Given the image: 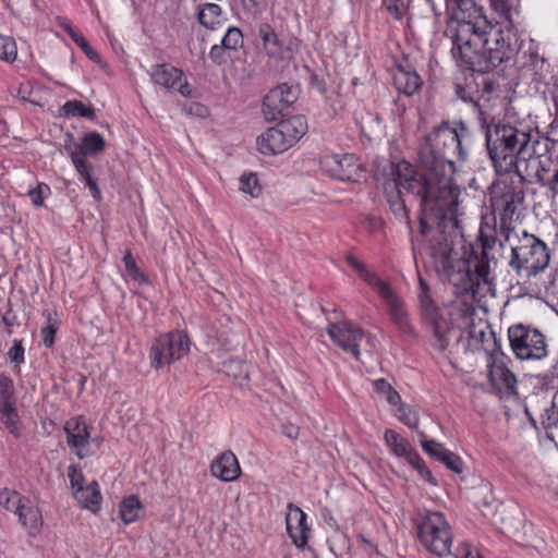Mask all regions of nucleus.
Wrapping results in <instances>:
<instances>
[{"label": "nucleus", "instance_id": "nucleus-1", "mask_svg": "<svg viewBox=\"0 0 558 558\" xmlns=\"http://www.w3.org/2000/svg\"><path fill=\"white\" fill-rule=\"evenodd\" d=\"M453 175L439 171L418 172L410 162L400 160L390 163L383 190L391 213L410 231L412 223L401 189L420 198L423 209V216L420 217L421 233L425 234L428 230L427 219L432 221L435 231L430 255L436 270L456 286L468 289L472 286L468 263L456 248L457 239L462 235V213L459 207L460 189L453 182Z\"/></svg>", "mask_w": 558, "mask_h": 558}, {"label": "nucleus", "instance_id": "nucleus-2", "mask_svg": "<svg viewBox=\"0 0 558 558\" xmlns=\"http://www.w3.org/2000/svg\"><path fill=\"white\" fill-rule=\"evenodd\" d=\"M472 20H457L447 28L458 64L474 72L488 73L512 59L517 34L510 21L508 0H471Z\"/></svg>", "mask_w": 558, "mask_h": 558}, {"label": "nucleus", "instance_id": "nucleus-3", "mask_svg": "<svg viewBox=\"0 0 558 558\" xmlns=\"http://www.w3.org/2000/svg\"><path fill=\"white\" fill-rule=\"evenodd\" d=\"M469 133L461 121H442L434 128L420 147L418 160L423 171L454 174L456 161H465L468 157L465 140Z\"/></svg>", "mask_w": 558, "mask_h": 558}, {"label": "nucleus", "instance_id": "nucleus-4", "mask_svg": "<svg viewBox=\"0 0 558 558\" xmlns=\"http://www.w3.org/2000/svg\"><path fill=\"white\" fill-rule=\"evenodd\" d=\"M482 126L485 131L486 149L497 174L509 172L512 160H515V156L531 141V133L495 119L484 121Z\"/></svg>", "mask_w": 558, "mask_h": 558}, {"label": "nucleus", "instance_id": "nucleus-5", "mask_svg": "<svg viewBox=\"0 0 558 558\" xmlns=\"http://www.w3.org/2000/svg\"><path fill=\"white\" fill-rule=\"evenodd\" d=\"M418 301L423 326L429 333L430 345L449 359L459 353L463 331L453 327L444 316L430 296L428 284L422 278L418 279Z\"/></svg>", "mask_w": 558, "mask_h": 558}, {"label": "nucleus", "instance_id": "nucleus-6", "mask_svg": "<svg viewBox=\"0 0 558 558\" xmlns=\"http://www.w3.org/2000/svg\"><path fill=\"white\" fill-rule=\"evenodd\" d=\"M345 260L357 272L360 278L373 288L384 300L390 318L397 329L404 336L415 337V328L411 323L404 302L390 283L368 269L366 264L359 260L354 255H348Z\"/></svg>", "mask_w": 558, "mask_h": 558}, {"label": "nucleus", "instance_id": "nucleus-7", "mask_svg": "<svg viewBox=\"0 0 558 558\" xmlns=\"http://www.w3.org/2000/svg\"><path fill=\"white\" fill-rule=\"evenodd\" d=\"M550 255L545 242L534 234L523 231L517 235L515 243L511 244L509 267L523 278L536 277L543 272L549 264Z\"/></svg>", "mask_w": 558, "mask_h": 558}, {"label": "nucleus", "instance_id": "nucleus-8", "mask_svg": "<svg viewBox=\"0 0 558 558\" xmlns=\"http://www.w3.org/2000/svg\"><path fill=\"white\" fill-rule=\"evenodd\" d=\"M414 525L422 546L429 553L445 557L451 554L453 534L449 522L439 511H418Z\"/></svg>", "mask_w": 558, "mask_h": 558}, {"label": "nucleus", "instance_id": "nucleus-9", "mask_svg": "<svg viewBox=\"0 0 558 558\" xmlns=\"http://www.w3.org/2000/svg\"><path fill=\"white\" fill-rule=\"evenodd\" d=\"M501 178L490 195V204L495 215L500 218V229L506 232V241H510L511 222L523 208L525 194L523 185L511 177Z\"/></svg>", "mask_w": 558, "mask_h": 558}, {"label": "nucleus", "instance_id": "nucleus-10", "mask_svg": "<svg viewBox=\"0 0 558 558\" xmlns=\"http://www.w3.org/2000/svg\"><path fill=\"white\" fill-rule=\"evenodd\" d=\"M508 339L512 352L521 361H539L548 355L546 337L535 327L512 325L508 328Z\"/></svg>", "mask_w": 558, "mask_h": 558}, {"label": "nucleus", "instance_id": "nucleus-11", "mask_svg": "<svg viewBox=\"0 0 558 558\" xmlns=\"http://www.w3.org/2000/svg\"><path fill=\"white\" fill-rule=\"evenodd\" d=\"M548 138H531L527 145L515 156L509 172L501 175L512 177L514 181L524 185V183H537V173H539V155L547 153Z\"/></svg>", "mask_w": 558, "mask_h": 558}, {"label": "nucleus", "instance_id": "nucleus-12", "mask_svg": "<svg viewBox=\"0 0 558 558\" xmlns=\"http://www.w3.org/2000/svg\"><path fill=\"white\" fill-rule=\"evenodd\" d=\"M190 351V339L180 330L160 335L149 349L150 366L160 369L182 359Z\"/></svg>", "mask_w": 558, "mask_h": 558}, {"label": "nucleus", "instance_id": "nucleus-13", "mask_svg": "<svg viewBox=\"0 0 558 558\" xmlns=\"http://www.w3.org/2000/svg\"><path fill=\"white\" fill-rule=\"evenodd\" d=\"M104 148V137L99 133L93 132L86 134L82 140V144L70 153L75 170L81 175L82 180L85 181L86 186L89 189L95 199L100 198V190L97 181L92 177V165L86 160V155L100 153Z\"/></svg>", "mask_w": 558, "mask_h": 558}, {"label": "nucleus", "instance_id": "nucleus-14", "mask_svg": "<svg viewBox=\"0 0 558 558\" xmlns=\"http://www.w3.org/2000/svg\"><path fill=\"white\" fill-rule=\"evenodd\" d=\"M493 338L494 348L488 352V377L492 386L505 396L517 395V377L514 373L508 367L510 359L501 352L499 344L493 331L488 332Z\"/></svg>", "mask_w": 558, "mask_h": 558}, {"label": "nucleus", "instance_id": "nucleus-15", "mask_svg": "<svg viewBox=\"0 0 558 558\" xmlns=\"http://www.w3.org/2000/svg\"><path fill=\"white\" fill-rule=\"evenodd\" d=\"M322 167L330 177L348 182H359L364 172L362 165L351 154L325 156Z\"/></svg>", "mask_w": 558, "mask_h": 558}, {"label": "nucleus", "instance_id": "nucleus-16", "mask_svg": "<svg viewBox=\"0 0 558 558\" xmlns=\"http://www.w3.org/2000/svg\"><path fill=\"white\" fill-rule=\"evenodd\" d=\"M329 337L343 351L351 353L355 360H361L360 342L366 337L365 331L349 320L329 324Z\"/></svg>", "mask_w": 558, "mask_h": 558}, {"label": "nucleus", "instance_id": "nucleus-17", "mask_svg": "<svg viewBox=\"0 0 558 558\" xmlns=\"http://www.w3.org/2000/svg\"><path fill=\"white\" fill-rule=\"evenodd\" d=\"M299 97V88L287 83L270 89L263 101V113L267 121L277 120Z\"/></svg>", "mask_w": 558, "mask_h": 558}, {"label": "nucleus", "instance_id": "nucleus-18", "mask_svg": "<svg viewBox=\"0 0 558 558\" xmlns=\"http://www.w3.org/2000/svg\"><path fill=\"white\" fill-rule=\"evenodd\" d=\"M307 515L301 508L293 504L288 505L286 515L287 532L298 548H304L307 544L310 526L306 523Z\"/></svg>", "mask_w": 558, "mask_h": 558}, {"label": "nucleus", "instance_id": "nucleus-19", "mask_svg": "<svg viewBox=\"0 0 558 558\" xmlns=\"http://www.w3.org/2000/svg\"><path fill=\"white\" fill-rule=\"evenodd\" d=\"M66 442L80 459L85 458L90 452L86 449L89 445V433L85 421L82 417H72L64 425Z\"/></svg>", "mask_w": 558, "mask_h": 558}, {"label": "nucleus", "instance_id": "nucleus-20", "mask_svg": "<svg viewBox=\"0 0 558 558\" xmlns=\"http://www.w3.org/2000/svg\"><path fill=\"white\" fill-rule=\"evenodd\" d=\"M456 248L459 252V254L461 255V257L468 263V270H469L470 279H471V282H472L471 288L463 289L462 287L456 286L442 272H440V274L453 287H456L459 292H466L468 294H469V292L473 293L474 281H473L472 275H471V264H473V268H474V271H475V274L477 276V279L482 280L484 282H487L488 281V276H489L488 253H487V251H486V248L484 246H481V252L480 253L473 251L474 259L473 260H466L464 258V255L461 253L462 245H461V241L459 240V238L457 239V246H456Z\"/></svg>", "mask_w": 558, "mask_h": 558}, {"label": "nucleus", "instance_id": "nucleus-21", "mask_svg": "<svg viewBox=\"0 0 558 558\" xmlns=\"http://www.w3.org/2000/svg\"><path fill=\"white\" fill-rule=\"evenodd\" d=\"M211 474L222 482L235 481L241 475V468L231 450L223 451L211 464Z\"/></svg>", "mask_w": 558, "mask_h": 558}, {"label": "nucleus", "instance_id": "nucleus-22", "mask_svg": "<svg viewBox=\"0 0 558 558\" xmlns=\"http://www.w3.org/2000/svg\"><path fill=\"white\" fill-rule=\"evenodd\" d=\"M274 128L282 137V141H284V144L289 149L306 133L307 122L303 116H293L280 121Z\"/></svg>", "mask_w": 558, "mask_h": 558}, {"label": "nucleus", "instance_id": "nucleus-23", "mask_svg": "<svg viewBox=\"0 0 558 558\" xmlns=\"http://www.w3.org/2000/svg\"><path fill=\"white\" fill-rule=\"evenodd\" d=\"M392 84L399 93L412 96L421 88L422 80L411 68L398 65L392 71Z\"/></svg>", "mask_w": 558, "mask_h": 558}, {"label": "nucleus", "instance_id": "nucleus-24", "mask_svg": "<svg viewBox=\"0 0 558 558\" xmlns=\"http://www.w3.org/2000/svg\"><path fill=\"white\" fill-rule=\"evenodd\" d=\"M148 74L154 84L165 89L177 87L178 82L183 78V71L169 63L151 65Z\"/></svg>", "mask_w": 558, "mask_h": 558}, {"label": "nucleus", "instance_id": "nucleus-25", "mask_svg": "<svg viewBox=\"0 0 558 558\" xmlns=\"http://www.w3.org/2000/svg\"><path fill=\"white\" fill-rule=\"evenodd\" d=\"M539 173L537 183L547 187L551 193L558 186V163L554 165L549 150L539 155Z\"/></svg>", "mask_w": 558, "mask_h": 558}, {"label": "nucleus", "instance_id": "nucleus-26", "mask_svg": "<svg viewBox=\"0 0 558 558\" xmlns=\"http://www.w3.org/2000/svg\"><path fill=\"white\" fill-rule=\"evenodd\" d=\"M16 514L19 515V520L22 525L26 527L29 533H36L39 531L43 524L41 512L28 498H24Z\"/></svg>", "mask_w": 558, "mask_h": 558}, {"label": "nucleus", "instance_id": "nucleus-27", "mask_svg": "<svg viewBox=\"0 0 558 558\" xmlns=\"http://www.w3.org/2000/svg\"><path fill=\"white\" fill-rule=\"evenodd\" d=\"M73 495L83 508L88 509L93 513H97L100 510L101 495L96 481H93L85 487H78L73 492Z\"/></svg>", "mask_w": 558, "mask_h": 558}, {"label": "nucleus", "instance_id": "nucleus-28", "mask_svg": "<svg viewBox=\"0 0 558 558\" xmlns=\"http://www.w3.org/2000/svg\"><path fill=\"white\" fill-rule=\"evenodd\" d=\"M257 147L264 155H276L288 150L284 141L274 126L257 137Z\"/></svg>", "mask_w": 558, "mask_h": 558}, {"label": "nucleus", "instance_id": "nucleus-29", "mask_svg": "<svg viewBox=\"0 0 558 558\" xmlns=\"http://www.w3.org/2000/svg\"><path fill=\"white\" fill-rule=\"evenodd\" d=\"M258 36L260 37L268 56L274 58L283 57V45L269 24L263 23L259 25Z\"/></svg>", "mask_w": 558, "mask_h": 558}, {"label": "nucleus", "instance_id": "nucleus-30", "mask_svg": "<svg viewBox=\"0 0 558 558\" xmlns=\"http://www.w3.org/2000/svg\"><path fill=\"white\" fill-rule=\"evenodd\" d=\"M197 17L201 25L208 29H216L227 21L220 5L216 3L201 5Z\"/></svg>", "mask_w": 558, "mask_h": 558}, {"label": "nucleus", "instance_id": "nucleus-31", "mask_svg": "<svg viewBox=\"0 0 558 558\" xmlns=\"http://www.w3.org/2000/svg\"><path fill=\"white\" fill-rule=\"evenodd\" d=\"M384 438L391 451L398 457L405 458L408 462L411 460V454H416L409 441L401 437L396 430L386 429Z\"/></svg>", "mask_w": 558, "mask_h": 558}, {"label": "nucleus", "instance_id": "nucleus-32", "mask_svg": "<svg viewBox=\"0 0 558 558\" xmlns=\"http://www.w3.org/2000/svg\"><path fill=\"white\" fill-rule=\"evenodd\" d=\"M119 512L125 524L137 521L142 513L140 499L134 495L129 496L121 502Z\"/></svg>", "mask_w": 558, "mask_h": 558}, {"label": "nucleus", "instance_id": "nucleus-33", "mask_svg": "<svg viewBox=\"0 0 558 558\" xmlns=\"http://www.w3.org/2000/svg\"><path fill=\"white\" fill-rule=\"evenodd\" d=\"M62 112L65 117H82L89 120L96 118L93 107H88L78 100H69L62 106Z\"/></svg>", "mask_w": 558, "mask_h": 558}, {"label": "nucleus", "instance_id": "nucleus-34", "mask_svg": "<svg viewBox=\"0 0 558 558\" xmlns=\"http://www.w3.org/2000/svg\"><path fill=\"white\" fill-rule=\"evenodd\" d=\"M375 391L384 397L389 404L397 405L401 402L398 391L384 378L374 381Z\"/></svg>", "mask_w": 558, "mask_h": 558}, {"label": "nucleus", "instance_id": "nucleus-35", "mask_svg": "<svg viewBox=\"0 0 558 558\" xmlns=\"http://www.w3.org/2000/svg\"><path fill=\"white\" fill-rule=\"evenodd\" d=\"M44 315L47 317V326L41 328L40 335L44 344L47 348H50L54 342V336L59 327V320L57 317H53L49 311L44 312Z\"/></svg>", "mask_w": 558, "mask_h": 558}, {"label": "nucleus", "instance_id": "nucleus-36", "mask_svg": "<svg viewBox=\"0 0 558 558\" xmlns=\"http://www.w3.org/2000/svg\"><path fill=\"white\" fill-rule=\"evenodd\" d=\"M25 497L21 496L15 490L4 488L0 492V505L9 511L17 512L20 505Z\"/></svg>", "mask_w": 558, "mask_h": 558}, {"label": "nucleus", "instance_id": "nucleus-37", "mask_svg": "<svg viewBox=\"0 0 558 558\" xmlns=\"http://www.w3.org/2000/svg\"><path fill=\"white\" fill-rule=\"evenodd\" d=\"M0 414L2 423L9 428L10 433L16 434L19 416L15 410V403H9V407L0 404Z\"/></svg>", "mask_w": 558, "mask_h": 558}, {"label": "nucleus", "instance_id": "nucleus-38", "mask_svg": "<svg viewBox=\"0 0 558 558\" xmlns=\"http://www.w3.org/2000/svg\"><path fill=\"white\" fill-rule=\"evenodd\" d=\"M240 190L252 197H258L262 194V186L257 175L255 173L243 174L240 178Z\"/></svg>", "mask_w": 558, "mask_h": 558}, {"label": "nucleus", "instance_id": "nucleus-39", "mask_svg": "<svg viewBox=\"0 0 558 558\" xmlns=\"http://www.w3.org/2000/svg\"><path fill=\"white\" fill-rule=\"evenodd\" d=\"M221 44L228 50H238L243 46V35L238 27H228L225 36L221 39Z\"/></svg>", "mask_w": 558, "mask_h": 558}, {"label": "nucleus", "instance_id": "nucleus-40", "mask_svg": "<svg viewBox=\"0 0 558 558\" xmlns=\"http://www.w3.org/2000/svg\"><path fill=\"white\" fill-rule=\"evenodd\" d=\"M14 386L11 378L0 375V404L9 407V403H15Z\"/></svg>", "mask_w": 558, "mask_h": 558}, {"label": "nucleus", "instance_id": "nucleus-41", "mask_svg": "<svg viewBox=\"0 0 558 558\" xmlns=\"http://www.w3.org/2000/svg\"><path fill=\"white\" fill-rule=\"evenodd\" d=\"M17 56L15 41L8 36L0 35V60L13 62Z\"/></svg>", "mask_w": 558, "mask_h": 558}, {"label": "nucleus", "instance_id": "nucleus-42", "mask_svg": "<svg viewBox=\"0 0 558 558\" xmlns=\"http://www.w3.org/2000/svg\"><path fill=\"white\" fill-rule=\"evenodd\" d=\"M244 14L256 19L258 17L268 5V0H241Z\"/></svg>", "mask_w": 558, "mask_h": 558}, {"label": "nucleus", "instance_id": "nucleus-43", "mask_svg": "<svg viewBox=\"0 0 558 558\" xmlns=\"http://www.w3.org/2000/svg\"><path fill=\"white\" fill-rule=\"evenodd\" d=\"M421 445L430 457L438 461H440L442 456H445V453L448 451V449L445 448L442 444L433 439H426L424 435H422Z\"/></svg>", "mask_w": 558, "mask_h": 558}, {"label": "nucleus", "instance_id": "nucleus-44", "mask_svg": "<svg viewBox=\"0 0 558 558\" xmlns=\"http://www.w3.org/2000/svg\"><path fill=\"white\" fill-rule=\"evenodd\" d=\"M399 420L410 428H416L418 425V416L415 410L405 404H400L398 409Z\"/></svg>", "mask_w": 558, "mask_h": 558}, {"label": "nucleus", "instance_id": "nucleus-45", "mask_svg": "<svg viewBox=\"0 0 558 558\" xmlns=\"http://www.w3.org/2000/svg\"><path fill=\"white\" fill-rule=\"evenodd\" d=\"M409 463L417 470L420 476L433 484V485H436V481L435 478L433 477L432 475V472L428 470V468L425 465L424 461L422 460V458L416 453V454H411V460L409 461Z\"/></svg>", "mask_w": 558, "mask_h": 558}, {"label": "nucleus", "instance_id": "nucleus-46", "mask_svg": "<svg viewBox=\"0 0 558 558\" xmlns=\"http://www.w3.org/2000/svg\"><path fill=\"white\" fill-rule=\"evenodd\" d=\"M49 194L50 187L46 183H39L34 190L28 192L31 202L36 207L43 206L45 197Z\"/></svg>", "mask_w": 558, "mask_h": 558}, {"label": "nucleus", "instance_id": "nucleus-47", "mask_svg": "<svg viewBox=\"0 0 558 558\" xmlns=\"http://www.w3.org/2000/svg\"><path fill=\"white\" fill-rule=\"evenodd\" d=\"M440 462H442L449 470L453 471L454 473L462 472V461L460 457L450 450H448L445 456H442Z\"/></svg>", "mask_w": 558, "mask_h": 558}, {"label": "nucleus", "instance_id": "nucleus-48", "mask_svg": "<svg viewBox=\"0 0 558 558\" xmlns=\"http://www.w3.org/2000/svg\"><path fill=\"white\" fill-rule=\"evenodd\" d=\"M225 372L233 376L234 378L240 377L244 375V377H247L246 372L244 369L245 365L241 361L236 360H229L228 362L223 363Z\"/></svg>", "mask_w": 558, "mask_h": 558}, {"label": "nucleus", "instance_id": "nucleus-49", "mask_svg": "<svg viewBox=\"0 0 558 558\" xmlns=\"http://www.w3.org/2000/svg\"><path fill=\"white\" fill-rule=\"evenodd\" d=\"M227 51L222 44L214 45L209 51V58L215 64L221 65L228 61Z\"/></svg>", "mask_w": 558, "mask_h": 558}, {"label": "nucleus", "instance_id": "nucleus-50", "mask_svg": "<svg viewBox=\"0 0 558 558\" xmlns=\"http://www.w3.org/2000/svg\"><path fill=\"white\" fill-rule=\"evenodd\" d=\"M68 477L70 480L71 486L73 490L75 492L78 487H85L84 486V475L75 465H70L68 468Z\"/></svg>", "mask_w": 558, "mask_h": 558}, {"label": "nucleus", "instance_id": "nucleus-51", "mask_svg": "<svg viewBox=\"0 0 558 558\" xmlns=\"http://www.w3.org/2000/svg\"><path fill=\"white\" fill-rule=\"evenodd\" d=\"M465 293V296L463 299V301L461 302V307H460V311H461V315L463 316V318L468 319V318H471L474 314H475V306L473 305V299H474V292H469V294L466 292Z\"/></svg>", "mask_w": 558, "mask_h": 558}, {"label": "nucleus", "instance_id": "nucleus-52", "mask_svg": "<svg viewBox=\"0 0 558 558\" xmlns=\"http://www.w3.org/2000/svg\"><path fill=\"white\" fill-rule=\"evenodd\" d=\"M183 110L189 116L204 118L208 114V108L201 102H191L183 107Z\"/></svg>", "mask_w": 558, "mask_h": 558}, {"label": "nucleus", "instance_id": "nucleus-53", "mask_svg": "<svg viewBox=\"0 0 558 558\" xmlns=\"http://www.w3.org/2000/svg\"><path fill=\"white\" fill-rule=\"evenodd\" d=\"M11 362L20 364L24 361V348L21 341L15 340L12 348L8 352Z\"/></svg>", "mask_w": 558, "mask_h": 558}, {"label": "nucleus", "instance_id": "nucleus-54", "mask_svg": "<svg viewBox=\"0 0 558 558\" xmlns=\"http://www.w3.org/2000/svg\"><path fill=\"white\" fill-rule=\"evenodd\" d=\"M387 9L389 13L392 14L396 19H401L403 2L402 0H389Z\"/></svg>", "mask_w": 558, "mask_h": 558}, {"label": "nucleus", "instance_id": "nucleus-55", "mask_svg": "<svg viewBox=\"0 0 558 558\" xmlns=\"http://www.w3.org/2000/svg\"><path fill=\"white\" fill-rule=\"evenodd\" d=\"M456 94L461 100H463L465 102H474L475 101L473 93L460 84L456 85Z\"/></svg>", "mask_w": 558, "mask_h": 558}, {"label": "nucleus", "instance_id": "nucleus-56", "mask_svg": "<svg viewBox=\"0 0 558 558\" xmlns=\"http://www.w3.org/2000/svg\"><path fill=\"white\" fill-rule=\"evenodd\" d=\"M83 52L94 62H99L100 57L96 50L92 48V46L88 44V41L85 39L83 43L77 45Z\"/></svg>", "mask_w": 558, "mask_h": 558}, {"label": "nucleus", "instance_id": "nucleus-57", "mask_svg": "<svg viewBox=\"0 0 558 558\" xmlns=\"http://www.w3.org/2000/svg\"><path fill=\"white\" fill-rule=\"evenodd\" d=\"M62 27L76 45L85 40L84 36L70 24H62Z\"/></svg>", "mask_w": 558, "mask_h": 558}, {"label": "nucleus", "instance_id": "nucleus-58", "mask_svg": "<svg viewBox=\"0 0 558 558\" xmlns=\"http://www.w3.org/2000/svg\"><path fill=\"white\" fill-rule=\"evenodd\" d=\"M179 93L183 97H192L193 95V88L187 83V81L183 77L180 82L177 84Z\"/></svg>", "mask_w": 558, "mask_h": 558}, {"label": "nucleus", "instance_id": "nucleus-59", "mask_svg": "<svg viewBox=\"0 0 558 558\" xmlns=\"http://www.w3.org/2000/svg\"><path fill=\"white\" fill-rule=\"evenodd\" d=\"M282 433L290 439H296L299 437V427L293 424H286L282 427Z\"/></svg>", "mask_w": 558, "mask_h": 558}, {"label": "nucleus", "instance_id": "nucleus-60", "mask_svg": "<svg viewBox=\"0 0 558 558\" xmlns=\"http://www.w3.org/2000/svg\"><path fill=\"white\" fill-rule=\"evenodd\" d=\"M123 263H124V266H125V271L131 270V269L137 267L131 251H126V253H125V255L123 257Z\"/></svg>", "mask_w": 558, "mask_h": 558}, {"label": "nucleus", "instance_id": "nucleus-61", "mask_svg": "<svg viewBox=\"0 0 558 558\" xmlns=\"http://www.w3.org/2000/svg\"><path fill=\"white\" fill-rule=\"evenodd\" d=\"M2 322L8 327L16 325V316L12 313L11 308L2 316Z\"/></svg>", "mask_w": 558, "mask_h": 558}, {"label": "nucleus", "instance_id": "nucleus-62", "mask_svg": "<svg viewBox=\"0 0 558 558\" xmlns=\"http://www.w3.org/2000/svg\"><path fill=\"white\" fill-rule=\"evenodd\" d=\"M128 276L131 277L133 280H137L140 282H145L146 278L144 274L138 269V267H135L131 270L126 271Z\"/></svg>", "mask_w": 558, "mask_h": 558}, {"label": "nucleus", "instance_id": "nucleus-63", "mask_svg": "<svg viewBox=\"0 0 558 558\" xmlns=\"http://www.w3.org/2000/svg\"><path fill=\"white\" fill-rule=\"evenodd\" d=\"M484 84V89L487 92V93H490L493 89H494V83L492 81H484L483 82Z\"/></svg>", "mask_w": 558, "mask_h": 558}, {"label": "nucleus", "instance_id": "nucleus-64", "mask_svg": "<svg viewBox=\"0 0 558 558\" xmlns=\"http://www.w3.org/2000/svg\"><path fill=\"white\" fill-rule=\"evenodd\" d=\"M464 558H481V556L477 553H473L472 550L468 549L464 553Z\"/></svg>", "mask_w": 558, "mask_h": 558}]
</instances>
